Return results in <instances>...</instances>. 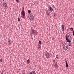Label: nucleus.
I'll list each match as a JSON object with an SVG mask.
<instances>
[{
    "label": "nucleus",
    "mask_w": 74,
    "mask_h": 74,
    "mask_svg": "<svg viewBox=\"0 0 74 74\" xmlns=\"http://www.w3.org/2000/svg\"><path fill=\"white\" fill-rule=\"evenodd\" d=\"M38 49H40V48H41V46H40V45L38 46Z\"/></svg>",
    "instance_id": "obj_15"
},
{
    "label": "nucleus",
    "mask_w": 74,
    "mask_h": 74,
    "mask_svg": "<svg viewBox=\"0 0 74 74\" xmlns=\"http://www.w3.org/2000/svg\"><path fill=\"white\" fill-rule=\"evenodd\" d=\"M49 9L50 11H51V12H52V11H53V9H52V7H49Z\"/></svg>",
    "instance_id": "obj_8"
},
{
    "label": "nucleus",
    "mask_w": 74,
    "mask_h": 74,
    "mask_svg": "<svg viewBox=\"0 0 74 74\" xmlns=\"http://www.w3.org/2000/svg\"><path fill=\"white\" fill-rule=\"evenodd\" d=\"M64 27L65 26L63 25H61V27L62 28V31H63L64 33V31L65 30V29L64 28Z\"/></svg>",
    "instance_id": "obj_5"
},
{
    "label": "nucleus",
    "mask_w": 74,
    "mask_h": 74,
    "mask_svg": "<svg viewBox=\"0 0 74 74\" xmlns=\"http://www.w3.org/2000/svg\"><path fill=\"white\" fill-rule=\"evenodd\" d=\"M66 67H69V65H68V64H66Z\"/></svg>",
    "instance_id": "obj_18"
},
{
    "label": "nucleus",
    "mask_w": 74,
    "mask_h": 74,
    "mask_svg": "<svg viewBox=\"0 0 74 74\" xmlns=\"http://www.w3.org/2000/svg\"><path fill=\"white\" fill-rule=\"evenodd\" d=\"M66 52H68V50H66Z\"/></svg>",
    "instance_id": "obj_30"
},
{
    "label": "nucleus",
    "mask_w": 74,
    "mask_h": 74,
    "mask_svg": "<svg viewBox=\"0 0 74 74\" xmlns=\"http://www.w3.org/2000/svg\"><path fill=\"white\" fill-rule=\"evenodd\" d=\"M45 56L46 57L47 59H48V58H49L50 55H49V53H48V52H47V51H45Z\"/></svg>",
    "instance_id": "obj_3"
},
{
    "label": "nucleus",
    "mask_w": 74,
    "mask_h": 74,
    "mask_svg": "<svg viewBox=\"0 0 74 74\" xmlns=\"http://www.w3.org/2000/svg\"><path fill=\"white\" fill-rule=\"evenodd\" d=\"M18 20L19 21H20V18H18Z\"/></svg>",
    "instance_id": "obj_25"
},
{
    "label": "nucleus",
    "mask_w": 74,
    "mask_h": 74,
    "mask_svg": "<svg viewBox=\"0 0 74 74\" xmlns=\"http://www.w3.org/2000/svg\"><path fill=\"white\" fill-rule=\"evenodd\" d=\"M54 67L55 68H58V65L56 64H55L54 65Z\"/></svg>",
    "instance_id": "obj_13"
},
{
    "label": "nucleus",
    "mask_w": 74,
    "mask_h": 74,
    "mask_svg": "<svg viewBox=\"0 0 74 74\" xmlns=\"http://www.w3.org/2000/svg\"><path fill=\"white\" fill-rule=\"evenodd\" d=\"M73 36H74V30L73 31Z\"/></svg>",
    "instance_id": "obj_29"
},
{
    "label": "nucleus",
    "mask_w": 74,
    "mask_h": 74,
    "mask_svg": "<svg viewBox=\"0 0 74 74\" xmlns=\"http://www.w3.org/2000/svg\"><path fill=\"white\" fill-rule=\"evenodd\" d=\"M30 73V74H32V72H31Z\"/></svg>",
    "instance_id": "obj_31"
},
{
    "label": "nucleus",
    "mask_w": 74,
    "mask_h": 74,
    "mask_svg": "<svg viewBox=\"0 0 74 74\" xmlns=\"http://www.w3.org/2000/svg\"><path fill=\"white\" fill-rule=\"evenodd\" d=\"M8 41L9 44H11V43H12L11 40L10 39H8Z\"/></svg>",
    "instance_id": "obj_11"
},
{
    "label": "nucleus",
    "mask_w": 74,
    "mask_h": 74,
    "mask_svg": "<svg viewBox=\"0 0 74 74\" xmlns=\"http://www.w3.org/2000/svg\"><path fill=\"white\" fill-rule=\"evenodd\" d=\"M39 44H40V45H41L42 43H41V41H39Z\"/></svg>",
    "instance_id": "obj_19"
},
{
    "label": "nucleus",
    "mask_w": 74,
    "mask_h": 74,
    "mask_svg": "<svg viewBox=\"0 0 74 74\" xmlns=\"http://www.w3.org/2000/svg\"><path fill=\"white\" fill-rule=\"evenodd\" d=\"M32 74H36V72L34 71H32Z\"/></svg>",
    "instance_id": "obj_16"
},
{
    "label": "nucleus",
    "mask_w": 74,
    "mask_h": 74,
    "mask_svg": "<svg viewBox=\"0 0 74 74\" xmlns=\"http://www.w3.org/2000/svg\"><path fill=\"white\" fill-rule=\"evenodd\" d=\"M65 62L66 63V64H67V60H66V59H65Z\"/></svg>",
    "instance_id": "obj_23"
},
{
    "label": "nucleus",
    "mask_w": 74,
    "mask_h": 74,
    "mask_svg": "<svg viewBox=\"0 0 74 74\" xmlns=\"http://www.w3.org/2000/svg\"><path fill=\"white\" fill-rule=\"evenodd\" d=\"M52 8H55V6H54L53 5L52 6Z\"/></svg>",
    "instance_id": "obj_28"
},
{
    "label": "nucleus",
    "mask_w": 74,
    "mask_h": 74,
    "mask_svg": "<svg viewBox=\"0 0 74 74\" xmlns=\"http://www.w3.org/2000/svg\"><path fill=\"white\" fill-rule=\"evenodd\" d=\"M66 39L67 41V42H70V40H69L68 39V38H70V36L68 35V36H67V35H66Z\"/></svg>",
    "instance_id": "obj_6"
},
{
    "label": "nucleus",
    "mask_w": 74,
    "mask_h": 74,
    "mask_svg": "<svg viewBox=\"0 0 74 74\" xmlns=\"http://www.w3.org/2000/svg\"><path fill=\"white\" fill-rule=\"evenodd\" d=\"M56 58L58 59V55H56Z\"/></svg>",
    "instance_id": "obj_21"
},
{
    "label": "nucleus",
    "mask_w": 74,
    "mask_h": 74,
    "mask_svg": "<svg viewBox=\"0 0 74 74\" xmlns=\"http://www.w3.org/2000/svg\"><path fill=\"white\" fill-rule=\"evenodd\" d=\"M30 12H31V11H30V10H29L28 13H29V14H30Z\"/></svg>",
    "instance_id": "obj_17"
},
{
    "label": "nucleus",
    "mask_w": 74,
    "mask_h": 74,
    "mask_svg": "<svg viewBox=\"0 0 74 74\" xmlns=\"http://www.w3.org/2000/svg\"><path fill=\"white\" fill-rule=\"evenodd\" d=\"M3 1H4V0H3Z\"/></svg>",
    "instance_id": "obj_32"
},
{
    "label": "nucleus",
    "mask_w": 74,
    "mask_h": 74,
    "mask_svg": "<svg viewBox=\"0 0 74 74\" xmlns=\"http://www.w3.org/2000/svg\"><path fill=\"white\" fill-rule=\"evenodd\" d=\"M3 73H4V71H2V73L1 74H3Z\"/></svg>",
    "instance_id": "obj_27"
},
{
    "label": "nucleus",
    "mask_w": 74,
    "mask_h": 74,
    "mask_svg": "<svg viewBox=\"0 0 74 74\" xmlns=\"http://www.w3.org/2000/svg\"><path fill=\"white\" fill-rule=\"evenodd\" d=\"M3 7H7V3L5 2H3Z\"/></svg>",
    "instance_id": "obj_7"
},
{
    "label": "nucleus",
    "mask_w": 74,
    "mask_h": 74,
    "mask_svg": "<svg viewBox=\"0 0 74 74\" xmlns=\"http://www.w3.org/2000/svg\"><path fill=\"white\" fill-rule=\"evenodd\" d=\"M32 34H34V33H35V32H34V30L32 29L31 31V33L32 34Z\"/></svg>",
    "instance_id": "obj_9"
},
{
    "label": "nucleus",
    "mask_w": 74,
    "mask_h": 74,
    "mask_svg": "<svg viewBox=\"0 0 74 74\" xmlns=\"http://www.w3.org/2000/svg\"><path fill=\"white\" fill-rule=\"evenodd\" d=\"M16 2L17 3H19V0H16Z\"/></svg>",
    "instance_id": "obj_20"
},
{
    "label": "nucleus",
    "mask_w": 74,
    "mask_h": 74,
    "mask_svg": "<svg viewBox=\"0 0 74 74\" xmlns=\"http://www.w3.org/2000/svg\"><path fill=\"white\" fill-rule=\"evenodd\" d=\"M24 8H22V10L21 12V17L23 19H25V13Z\"/></svg>",
    "instance_id": "obj_1"
},
{
    "label": "nucleus",
    "mask_w": 74,
    "mask_h": 74,
    "mask_svg": "<svg viewBox=\"0 0 74 74\" xmlns=\"http://www.w3.org/2000/svg\"><path fill=\"white\" fill-rule=\"evenodd\" d=\"M70 42H69V46H71V45H72V44H71V43L70 42H71V41H70Z\"/></svg>",
    "instance_id": "obj_12"
},
{
    "label": "nucleus",
    "mask_w": 74,
    "mask_h": 74,
    "mask_svg": "<svg viewBox=\"0 0 74 74\" xmlns=\"http://www.w3.org/2000/svg\"><path fill=\"white\" fill-rule=\"evenodd\" d=\"M29 18L31 20H33L34 19V16L32 14H29Z\"/></svg>",
    "instance_id": "obj_4"
},
{
    "label": "nucleus",
    "mask_w": 74,
    "mask_h": 74,
    "mask_svg": "<svg viewBox=\"0 0 74 74\" xmlns=\"http://www.w3.org/2000/svg\"><path fill=\"white\" fill-rule=\"evenodd\" d=\"M30 60H29V59H28L27 60V63H30Z\"/></svg>",
    "instance_id": "obj_14"
},
{
    "label": "nucleus",
    "mask_w": 74,
    "mask_h": 74,
    "mask_svg": "<svg viewBox=\"0 0 74 74\" xmlns=\"http://www.w3.org/2000/svg\"><path fill=\"white\" fill-rule=\"evenodd\" d=\"M69 29L70 30L72 29V31H73V28H69Z\"/></svg>",
    "instance_id": "obj_22"
},
{
    "label": "nucleus",
    "mask_w": 74,
    "mask_h": 74,
    "mask_svg": "<svg viewBox=\"0 0 74 74\" xmlns=\"http://www.w3.org/2000/svg\"><path fill=\"white\" fill-rule=\"evenodd\" d=\"M46 13L48 15H50V12L48 11H46Z\"/></svg>",
    "instance_id": "obj_10"
},
{
    "label": "nucleus",
    "mask_w": 74,
    "mask_h": 74,
    "mask_svg": "<svg viewBox=\"0 0 74 74\" xmlns=\"http://www.w3.org/2000/svg\"><path fill=\"white\" fill-rule=\"evenodd\" d=\"M65 62L66 63V64H67V60H66V59H65Z\"/></svg>",
    "instance_id": "obj_24"
},
{
    "label": "nucleus",
    "mask_w": 74,
    "mask_h": 74,
    "mask_svg": "<svg viewBox=\"0 0 74 74\" xmlns=\"http://www.w3.org/2000/svg\"><path fill=\"white\" fill-rule=\"evenodd\" d=\"M0 62H3V60H2V59H1L0 60Z\"/></svg>",
    "instance_id": "obj_26"
},
{
    "label": "nucleus",
    "mask_w": 74,
    "mask_h": 74,
    "mask_svg": "<svg viewBox=\"0 0 74 74\" xmlns=\"http://www.w3.org/2000/svg\"><path fill=\"white\" fill-rule=\"evenodd\" d=\"M63 48L64 49L67 50L68 49V47H67V45L65 43H64L62 45Z\"/></svg>",
    "instance_id": "obj_2"
}]
</instances>
